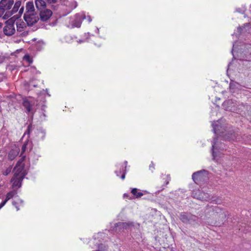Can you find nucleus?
Segmentation results:
<instances>
[{
  "label": "nucleus",
  "mask_w": 251,
  "mask_h": 251,
  "mask_svg": "<svg viewBox=\"0 0 251 251\" xmlns=\"http://www.w3.org/2000/svg\"><path fill=\"white\" fill-rule=\"evenodd\" d=\"M224 119H221L214 121L212 124L213 131L218 136L215 138L212 143L211 154L213 160L217 159L224 154V151L227 150L226 145L221 142L222 138L228 141H240L238 131L232 127L227 126Z\"/></svg>",
  "instance_id": "nucleus-1"
},
{
  "label": "nucleus",
  "mask_w": 251,
  "mask_h": 251,
  "mask_svg": "<svg viewBox=\"0 0 251 251\" xmlns=\"http://www.w3.org/2000/svg\"><path fill=\"white\" fill-rule=\"evenodd\" d=\"M140 227L139 224L132 221L110 223L109 229H105L102 232L106 233V237L104 238L106 240L104 242H107L108 240L110 239V235L112 233L120 234L125 230H128L131 232V236L133 238L140 240L142 238Z\"/></svg>",
  "instance_id": "nucleus-2"
},
{
  "label": "nucleus",
  "mask_w": 251,
  "mask_h": 251,
  "mask_svg": "<svg viewBox=\"0 0 251 251\" xmlns=\"http://www.w3.org/2000/svg\"><path fill=\"white\" fill-rule=\"evenodd\" d=\"M178 218L181 222L188 227H197L201 224L200 218L189 212H180Z\"/></svg>",
  "instance_id": "nucleus-3"
},
{
  "label": "nucleus",
  "mask_w": 251,
  "mask_h": 251,
  "mask_svg": "<svg viewBox=\"0 0 251 251\" xmlns=\"http://www.w3.org/2000/svg\"><path fill=\"white\" fill-rule=\"evenodd\" d=\"M85 19L88 20V23L92 21L91 17L89 15L86 16L85 12L77 13L70 18L68 26L71 28L80 27L82 20Z\"/></svg>",
  "instance_id": "nucleus-4"
},
{
  "label": "nucleus",
  "mask_w": 251,
  "mask_h": 251,
  "mask_svg": "<svg viewBox=\"0 0 251 251\" xmlns=\"http://www.w3.org/2000/svg\"><path fill=\"white\" fill-rule=\"evenodd\" d=\"M13 3V0H1L0 1V17L5 20L12 15V12L9 10L11 9Z\"/></svg>",
  "instance_id": "nucleus-5"
},
{
  "label": "nucleus",
  "mask_w": 251,
  "mask_h": 251,
  "mask_svg": "<svg viewBox=\"0 0 251 251\" xmlns=\"http://www.w3.org/2000/svg\"><path fill=\"white\" fill-rule=\"evenodd\" d=\"M210 177V173L206 170H201L194 172L192 175V179L197 184L207 182Z\"/></svg>",
  "instance_id": "nucleus-6"
},
{
  "label": "nucleus",
  "mask_w": 251,
  "mask_h": 251,
  "mask_svg": "<svg viewBox=\"0 0 251 251\" xmlns=\"http://www.w3.org/2000/svg\"><path fill=\"white\" fill-rule=\"evenodd\" d=\"M223 106L225 110L233 112L238 113L244 106L242 103L237 102L235 99H229L225 100L223 103Z\"/></svg>",
  "instance_id": "nucleus-7"
},
{
  "label": "nucleus",
  "mask_w": 251,
  "mask_h": 251,
  "mask_svg": "<svg viewBox=\"0 0 251 251\" xmlns=\"http://www.w3.org/2000/svg\"><path fill=\"white\" fill-rule=\"evenodd\" d=\"M127 161H125L123 163H118L116 164V169L115 174L118 177H120L122 180H124L126 173V167Z\"/></svg>",
  "instance_id": "nucleus-8"
},
{
  "label": "nucleus",
  "mask_w": 251,
  "mask_h": 251,
  "mask_svg": "<svg viewBox=\"0 0 251 251\" xmlns=\"http://www.w3.org/2000/svg\"><path fill=\"white\" fill-rule=\"evenodd\" d=\"M192 196L194 198L201 201H207L210 199V195L208 193L199 189L193 190Z\"/></svg>",
  "instance_id": "nucleus-9"
},
{
  "label": "nucleus",
  "mask_w": 251,
  "mask_h": 251,
  "mask_svg": "<svg viewBox=\"0 0 251 251\" xmlns=\"http://www.w3.org/2000/svg\"><path fill=\"white\" fill-rule=\"evenodd\" d=\"M6 25L3 28V33L7 36H11L14 34L15 29L14 26V20L12 18L6 22Z\"/></svg>",
  "instance_id": "nucleus-10"
},
{
  "label": "nucleus",
  "mask_w": 251,
  "mask_h": 251,
  "mask_svg": "<svg viewBox=\"0 0 251 251\" xmlns=\"http://www.w3.org/2000/svg\"><path fill=\"white\" fill-rule=\"evenodd\" d=\"M14 175L19 177L24 178L26 175L25 166L21 162H18L14 168Z\"/></svg>",
  "instance_id": "nucleus-11"
},
{
  "label": "nucleus",
  "mask_w": 251,
  "mask_h": 251,
  "mask_svg": "<svg viewBox=\"0 0 251 251\" xmlns=\"http://www.w3.org/2000/svg\"><path fill=\"white\" fill-rule=\"evenodd\" d=\"M46 134L45 129L42 127L37 128L34 131V135H32L33 139L36 141H42L44 140Z\"/></svg>",
  "instance_id": "nucleus-12"
},
{
  "label": "nucleus",
  "mask_w": 251,
  "mask_h": 251,
  "mask_svg": "<svg viewBox=\"0 0 251 251\" xmlns=\"http://www.w3.org/2000/svg\"><path fill=\"white\" fill-rule=\"evenodd\" d=\"M24 19L28 26H32L39 20L38 15L35 13L25 14Z\"/></svg>",
  "instance_id": "nucleus-13"
},
{
  "label": "nucleus",
  "mask_w": 251,
  "mask_h": 251,
  "mask_svg": "<svg viewBox=\"0 0 251 251\" xmlns=\"http://www.w3.org/2000/svg\"><path fill=\"white\" fill-rule=\"evenodd\" d=\"M222 212V209L218 206H213L208 204L205 210V215L207 217L215 215V214L220 213Z\"/></svg>",
  "instance_id": "nucleus-14"
},
{
  "label": "nucleus",
  "mask_w": 251,
  "mask_h": 251,
  "mask_svg": "<svg viewBox=\"0 0 251 251\" xmlns=\"http://www.w3.org/2000/svg\"><path fill=\"white\" fill-rule=\"evenodd\" d=\"M47 95L48 97H50V95L48 93V90H43L40 93L38 94L37 97V105L39 106H42L43 104H45L46 102V96Z\"/></svg>",
  "instance_id": "nucleus-15"
},
{
  "label": "nucleus",
  "mask_w": 251,
  "mask_h": 251,
  "mask_svg": "<svg viewBox=\"0 0 251 251\" xmlns=\"http://www.w3.org/2000/svg\"><path fill=\"white\" fill-rule=\"evenodd\" d=\"M20 152V148L16 145H12L11 149L8 154V158L9 160H14L19 154Z\"/></svg>",
  "instance_id": "nucleus-16"
},
{
  "label": "nucleus",
  "mask_w": 251,
  "mask_h": 251,
  "mask_svg": "<svg viewBox=\"0 0 251 251\" xmlns=\"http://www.w3.org/2000/svg\"><path fill=\"white\" fill-rule=\"evenodd\" d=\"M131 193L135 199H139L149 193L146 190H141L136 188H131Z\"/></svg>",
  "instance_id": "nucleus-17"
},
{
  "label": "nucleus",
  "mask_w": 251,
  "mask_h": 251,
  "mask_svg": "<svg viewBox=\"0 0 251 251\" xmlns=\"http://www.w3.org/2000/svg\"><path fill=\"white\" fill-rule=\"evenodd\" d=\"M251 30V28L250 27V24H246V25H244V26L243 28L241 27H238L237 28V33L234 32L233 34V35H235L236 36L240 35L243 34H246L247 33H250Z\"/></svg>",
  "instance_id": "nucleus-18"
},
{
  "label": "nucleus",
  "mask_w": 251,
  "mask_h": 251,
  "mask_svg": "<svg viewBox=\"0 0 251 251\" xmlns=\"http://www.w3.org/2000/svg\"><path fill=\"white\" fill-rule=\"evenodd\" d=\"M52 11L47 8H45L43 10L40 11V18L43 21H47L52 15Z\"/></svg>",
  "instance_id": "nucleus-19"
},
{
  "label": "nucleus",
  "mask_w": 251,
  "mask_h": 251,
  "mask_svg": "<svg viewBox=\"0 0 251 251\" xmlns=\"http://www.w3.org/2000/svg\"><path fill=\"white\" fill-rule=\"evenodd\" d=\"M17 194V191L16 190L11 191L7 193L6 195L5 199L0 203V209L5 205L9 200L13 198Z\"/></svg>",
  "instance_id": "nucleus-20"
},
{
  "label": "nucleus",
  "mask_w": 251,
  "mask_h": 251,
  "mask_svg": "<svg viewBox=\"0 0 251 251\" xmlns=\"http://www.w3.org/2000/svg\"><path fill=\"white\" fill-rule=\"evenodd\" d=\"M23 179V177H19L18 176H16L15 175H14L13 177L11 180V182L12 183V187H21L22 185V182Z\"/></svg>",
  "instance_id": "nucleus-21"
},
{
  "label": "nucleus",
  "mask_w": 251,
  "mask_h": 251,
  "mask_svg": "<svg viewBox=\"0 0 251 251\" xmlns=\"http://www.w3.org/2000/svg\"><path fill=\"white\" fill-rule=\"evenodd\" d=\"M229 88L231 92H235L236 91L241 90L242 86L240 84L234 81L232 79H230Z\"/></svg>",
  "instance_id": "nucleus-22"
},
{
  "label": "nucleus",
  "mask_w": 251,
  "mask_h": 251,
  "mask_svg": "<svg viewBox=\"0 0 251 251\" xmlns=\"http://www.w3.org/2000/svg\"><path fill=\"white\" fill-rule=\"evenodd\" d=\"M23 105L25 109V112L29 113L31 111L32 104L27 98L23 99Z\"/></svg>",
  "instance_id": "nucleus-23"
},
{
  "label": "nucleus",
  "mask_w": 251,
  "mask_h": 251,
  "mask_svg": "<svg viewBox=\"0 0 251 251\" xmlns=\"http://www.w3.org/2000/svg\"><path fill=\"white\" fill-rule=\"evenodd\" d=\"M35 8L33 1H28L26 4V12L25 14L35 13Z\"/></svg>",
  "instance_id": "nucleus-24"
},
{
  "label": "nucleus",
  "mask_w": 251,
  "mask_h": 251,
  "mask_svg": "<svg viewBox=\"0 0 251 251\" xmlns=\"http://www.w3.org/2000/svg\"><path fill=\"white\" fill-rule=\"evenodd\" d=\"M36 7L37 9L41 11L44 9L46 8V3L43 0H35V1Z\"/></svg>",
  "instance_id": "nucleus-25"
},
{
  "label": "nucleus",
  "mask_w": 251,
  "mask_h": 251,
  "mask_svg": "<svg viewBox=\"0 0 251 251\" xmlns=\"http://www.w3.org/2000/svg\"><path fill=\"white\" fill-rule=\"evenodd\" d=\"M46 107H47V106L45 104H43L42 105V106L41 107V113L39 116V120L41 122L45 121L46 120L47 115L45 113Z\"/></svg>",
  "instance_id": "nucleus-26"
},
{
  "label": "nucleus",
  "mask_w": 251,
  "mask_h": 251,
  "mask_svg": "<svg viewBox=\"0 0 251 251\" xmlns=\"http://www.w3.org/2000/svg\"><path fill=\"white\" fill-rule=\"evenodd\" d=\"M31 143L29 141H25L22 146L21 148V155L30 150Z\"/></svg>",
  "instance_id": "nucleus-27"
},
{
  "label": "nucleus",
  "mask_w": 251,
  "mask_h": 251,
  "mask_svg": "<svg viewBox=\"0 0 251 251\" xmlns=\"http://www.w3.org/2000/svg\"><path fill=\"white\" fill-rule=\"evenodd\" d=\"M41 157V155L39 151H36V152H34L33 154H31L30 156V159L34 163H36V162L39 160V158Z\"/></svg>",
  "instance_id": "nucleus-28"
},
{
  "label": "nucleus",
  "mask_w": 251,
  "mask_h": 251,
  "mask_svg": "<svg viewBox=\"0 0 251 251\" xmlns=\"http://www.w3.org/2000/svg\"><path fill=\"white\" fill-rule=\"evenodd\" d=\"M21 5V0H17L15 2L14 7L12 8V10L10 11V12H12V14H13L14 13H15L16 12H17L18 11Z\"/></svg>",
  "instance_id": "nucleus-29"
},
{
  "label": "nucleus",
  "mask_w": 251,
  "mask_h": 251,
  "mask_svg": "<svg viewBox=\"0 0 251 251\" xmlns=\"http://www.w3.org/2000/svg\"><path fill=\"white\" fill-rule=\"evenodd\" d=\"M17 29L18 32H22L24 30V27L25 26V24L24 22H20L17 23Z\"/></svg>",
  "instance_id": "nucleus-30"
},
{
  "label": "nucleus",
  "mask_w": 251,
  "mask_h": 251,
  "mask_svg": "<svg viewBox=\"0 0 251 251\" xmlns=\"http://www.w3.org/2000/svg\"><path fill=\"white\" fill-rule=\"evenodd\" d=\"M243 53H244V54L246 55H247L248 54L251 55V45H247L246 49L244 50Z\"/></svg>",
  "instance_id": "nucleus-31"
},
{
  "label": "nucleus",
  "mask_w": 251,
  "mask_h": 251,
  "mask_svg": "<svg viewBox=\"0 0 251 251\" xmlns=\"http://www.w3.org/2000/svg\"><path fill=\"white\" fill-rule=\"evenodd\" d=\"M25 85L26 86V85H28L29 87L30 88L31 87H37V85L35 84L33 81V79H30L29 82H27L26 81L24 83Z\"/></svg>",
  "instance_id": "nucleus-32"
},
{
  "label": "nucleus",
  "mask_w": 251,
  "mask_h": 251,
  "mask_svg": "<svg viewBox=\"0 0 251 251\" xmlns=\"http://www.w3.org/2000/svg\"><path fill=\"white\" fill-rule=\"evenodd\" d=\"M23 60L26 61L28 64H30L32 62V59L30 56L28 54H25Z\"/></svg>",
  "instance_id": "nucleus-33"
},
{
  "label": "nucleus",
  "mask_w": 251,
  "mask_h": 251,
  "mask_svg": "<svg viewBox=\"0 0 251 251\" xmlns=\"http://www.w3.org/2000/svg\"><path fill=\"white\" fill-rule=\"evenodd\" d=\"M11 170H12V166H10L8 168H7L4 171H3L2 172V174L4 176H7L8 175H9L10 173Z\"/></svg>",
  "instance_id": "nucleus-34"
},
{
  "label": "nucleus",
  "mask_w": 251,
  "mask_h": 251,
  "mask_svg": "<svg viewBox=\"0 0 251 251\" xmlns=\"http://www.w3.org/2000/svg\"><path fill=\"white\" fill-rule=\"evenodd\" d=\"M32 131V126L31 125H28L27 126V128L26 131L25 133V134H27L28 135H29L31 134V133Z\"/></svg>",
  "instance_id": "nucleus-35"
},
{
  "label": "nucleus",
  "mask_w": 251,
  "mask_h": 251,
  "mask_svg": "<svg viewBox=\"0 0 251 251\" xmlns=\"http://www.w3.org/2000/svg\"><path fill=\"white\" fill-rule=\"evenodd\" d=\"M235 61H232V62H230L229 64H228V69L227 70V76L228 77H230V75H229V73L230 72V70L232 69V66L234 64H235Z\"/></svg>",
  "instance_id": "nucleus-36"
},
{
  "label": "nucleus",
  "mask_w": 251,
  "mask_h": 251,
  "mask_svg": "<svg viewBox=\"0 0 251 251\" xmlns=\"http://www.w3.org/2000/svg\"><path fill=\"white\" fill-rule=\"evenodd\" d=\"M149 170L152 173L155 170V164L151 162L149 166Z\"/></svg>",
  "instance_id": "nucleus-37"
},
{
  "label": "nucleus",
  "mask_w": 251,
  "mask_h": 251,
  "mask_svg": "<svg viewBox=\"0 0 251 251\" xmlns=\"http://www.w3.org/2000/svg\"><path fill=\"white\" fill-rule=\"evenodd\" d=\"M243 64L247 66L249 68H251V61L248 60H244L243 62Z\"/></svg>",
  "instance_id": "nucleus-38"
},
{
  "label": "nucleus",
  "mask_w": 251,
  "mask_h": 251,
  "mask_svg": "<svg viewBox=\"0 0 251 251\" xmlns=\"http://www.w3.org/2000/svg\"><path fill=\"white\" fill-rule=\"evenodd\" d=\"M236 11L240 13H244L246 10V9L245 7H242V8H237L236 9Z\"/></svg>",
  "instance_id": "nucleus-39"
},
{
  "label": "nucleus",
  "mask_w": 251,
  "mask_h": 251,
  "mask_svg": "<svg viewBox=\"0 0 251 251\" xmlns=\"http://www.w3.org/2000/svg\"><path fill=\"white\" fill-rule=\"evenodd\" d=\"M123 198L124 199L125 198H127L128 199V200H132V198L131 197H130L129 196V195L127 193H125L124 195H123Z\"/></svg>",
  "instance_id": "nucleus-40"
},
{
  "label": "nucleus",
  "mask_w": 251,
  "mask_h": 251,
  "mask_svg": "<svg viewBox=\"0 0 251 251\" xmlns=\"http://www.w3.org/2000/svg\"><path fill=\"white\" fill-rule=\"evenodd\" d=\"M24 6H22L20 9H19V13L21 15L23 12H24Z\"/></svg>",
  "instance_id": "nucleus-41"
},
{
  "label": "nucleus",
  "mask_w": 251,
  "mask_h": 251,
  "mask_svg": "<svg viewBox=\"0 0 251 251\" xmlns=\"http://www.w3.org/2000/svg\"><path fill=\"white\" fill-rule=\"evenodd\" d=\"M47 0L49 3H55L57 2L58 0Z\"/></svg>",
  "instance_id": "nucleus-42"
},
{
  "label": "nucleus",
  "mask_w": 251,
  "mask_h": 251,
  "mask_svg": "<svg viewBox=\"0 0 251 251\" xmlns=\"http://www.w3.org/2000/svg\"><path fill=\"white\" fill-rule=\"evenodd\" d=\"M18 204H19V203H18V202H17V201H12V204H13V205H14V206H16L18 205Z\"/></svg>",
  "instance_id": "nucleus-43"
},
{
  "label": "nucleus",
  "mask_w": 251,
  "mask_h": 251,
  "mask_svg": "<svg viewBox=\"0 0 251 251\" xmlns=\"http://www.w3.org/2000/svg\"><path fill=\"white\" fill-rule=\"evenodd\" d=\"M235 44L236 43H234L233 45V49H232V52L233 51H236V45H235ZM232 53L233 54V53L232 52Z\"/></svg>",
  "instance_id": "nucleus-44"
},
{
  "label": "nucleus",
  "mask_w": 251,
  "mask_h": 251,
  "mask_svg": "<svg viewBox=\"0 0 251 251\" xmlns=\"http://www.w3.org/2000/svg\"><path fill=\"white\" fill-rule=\"evenodd\" d=\"M17 201L18 202V203H20L21 204H23L24 202V201L21 199H18Z\"/></svg>",
  "instance_id": "nucleus-45"
},
{
  "label": "nucleus",
  "mask_w": 251,
  "mask_h": 251,
  "mask_svg": "<svg viewBox=\"0 0 251 251\" xmlns=\"http://www.w3.org/2000/svg\"><path fill=\"white\" fill-rule=\"evenodd\" d=\"M15 207L16 208L17 211H18L20 209V208H19V207H18V205H17V206H15Z\"/></svg>",
  "instance_id": "nucleus-46"
},
{
  "label": "nucleus",
  "mask_w": 251,
  "mask_h": 251,
  "mask_svg": "<svg viewBox=\"0 0 251 251\" xmlns=\"http://www.w3.org/2000/svg\"><path fill=\"white\" fill-rule=\"evenodd\" d=\"M84 42V41H83V40H80L79 41V43H82V42Z\"/></svg>",
  "instance_id": "nucleus-47"
},
{
  "label": "nucleus",
  "mask_w": 251,
  "mask_h": 251,
  "mask_svg": "<svg viewBox=\"0 0 251 251\" xmlns=\"http://www.w3.org/2000/svg\"><path fill=\"white\" fill-rule=\"evenodd\" d=\"M2 24L0 23V28L2 27Z\"/></svg>",
  "instance_id": "nucleus-48"
},
{
  "label": "nucleus",
  "mask_w": 251,
  "mask_h": 251,
  "mask_svg": "<svg viewBox=\"0 0 251 251\" xmlns=\"http://www.w3.org/2000/svg\"><path fill=\"white\" fill-rule=\"evenodd\" d=\"M169 180H168L166 182V185H167V184L169 183Z\"/></svg>",
  "instance_id": "nucleus-49"
},
{
  "label": "nucleus",
  "mask_w": 251,
  "mask_h": 251,
  "mask_svg": "<svg viewBox=\"0 0 251 251\" xmlns=\"http://www.w3.org/2000/svg\"><path fill=\"white\" fill-rule=\"evenodd\" d=\"M97 31H98V32H99V29H98V28H97Z\"/></svg>",
  "instance_id": "nucleus-50"
}]
</instances>
